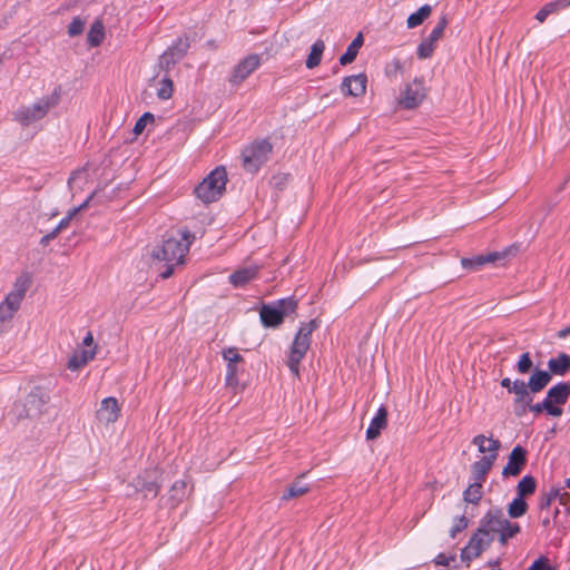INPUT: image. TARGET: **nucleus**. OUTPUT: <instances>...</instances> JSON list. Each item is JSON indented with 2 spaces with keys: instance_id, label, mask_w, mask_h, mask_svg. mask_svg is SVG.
Instances as JSON below:
<instances>
[{
  "instance_id": "4d7b16f0",
  "label": "nucleus",
  "mask_w": 570,
  "mask_h": 570,
  "mask_svg": "<svg viewBox=\"0 0 570 570\" xmlns=\"http://www.w3.org/2000/svg\"><path fill=\"white\" fill-rule=\"evenodd\" d=\"M512 384L513 382L509 379V377H505L501 381V386L507 389L509 392L511 391L512 389Z\"/></svg>"
},
{
  "instance_id": "f03ea898",
  "label": "nucleus",
  "mask_w": 570,
  "mask_h": 570,
  "mask_svg": "<svg viewBox=\"0 0 570 570\" xmlns=\"http://www.w3.org/2000/svg\"><path fill=\"white\" fill-rule=\"evenodd\" d=\"M317 326L316 320L304 323L293 340L286 364L292 374L296 377L299 376V363L311 347V336Z\"/></svg>"
},
{
  "instance_id": "de8ad7c7",
  "label": "nucleus",
  "mask_w": 570,
  "mask_h": 570,
  "mask_svg": "<svg viewBox=\"0 0 570 570\" xmlns=\"http://www.w3.org/2000/svg\"><path fill=\"white\" fill-rule=\"evenodd\" d=\"M78 214V209H70L67 214V216L59 222L57 225V229L61 232L62 229L67 228L70 224V220Z\"/></svg>"
},
{
  "instance_id": "a18cd8bd",
  "label": "nucleus",
  "mask_w": 570,
  "mask_h": 570,
  "mask_svg": "<svg viewBox=\"0 0 570 570\" xmlns=\"http://www.w3.org/2000/svg\"><path fill=\"white\" fill-rule=\"evenodd\" d=\"M570 6V0H554L543 6L548 13H557Z\"/></svg>"
},
{
  "instance_id": "6e6552de",
  "label": "nucleus",
  "mask_w": 570,
  "mask_h": 570,
  "mask_svg": "<svg viewBox=\"0 0 570 570\" xmlns=\"http://www.w3.org/2000/svg\"><path fill=\"white\" fill-rule=\"evenodd\" d=\"M49 401V393L40 387H36L26 396L22 404H16V415L18 419L39 416L43 413Z\"/></svg>"
},
{
  "instance_id": "f8f14e48",
  "label": "nucleus",
  "mask_w": 570,
  "mask_h": 570,
  "mask_svg": "<svg viewBox=\"0 0 570 570\" xmlns=\"http://www.w3.org/2000/svg\"><path fill=\"white\" fill-rule=\"evenodd\" d=\"M428 88L422 79L415 78L405 85L397 104L404 109H414L419 107L426 98Z\"/></svg>"
},
{
  "instance_id": "c85d7f7f",
  "label": "nucleus",
  "mask_w": 570,
  "mask_h": 570,
  "mask_svg": "<svg viewBox=\"0 0 570 570\" xmlns=\"http://www.w3.org/2000/svg\"><path fill=\"white\" fill-rule=\"evenodd\" d=\"M509 393L514 394V402L517 404H522L523 406L530 405L532 402V397L530 395V390L528 384L521 380L513 381L512 389Z\"/></svg>"
},
{
  "instance_id": "a19ab883",
  "label": "nucleus",
  "mask_w": 570,
  "mask_h": 570,
  "mask_svg": "<svg viewBox=\"0 0 570 570\" xmlns=\"http://www.w3.org/2000/svg\"><path fill=\"white\" fill-rule=\"evenodd\" d=\"M560 490L557 488H551L549 491L544 492L540 497L539 508L548 509L550 504L559 497Z\"/></svg>"
},
{
  "instance_id": "7c9ffc66",
  "label": "nucleus",
  "mask_w": 570,
  "mask_h": 570,
  "mask_svg": "<svg viewBox=\"0 0 570 570\" xmlns=\"http://www.w3.org/2000/svg\"><path fill=\"white\" fill-rule=\"evenodd\" d=\"M548 367L552 374L563 375L570 370V355L560 353L556 358H550Z\"/></svg>"
},
{
  "instance_id": "cd10ccee",
  "label": "nucleus",
  "mask_w": 570,
  "mask_h": 570,
  "mask_svg": "<svg viewBox=\"0 0 570 570\" xmlns=\"http://www.w3.org/2000/svg\"><path fill=\"white\" fill-rule=\"evenodd\" d=\"M551 381V374L543 370H534L528 381V387L531 393L542 391Z\"/></svg>"
},
{
  "instance_id": "8fccbe9b",
  "label": "nucleus",
  "mask_w": 570,
  "mask_h": 570,
  "mask_svg": "<svg viewBox=\"0 0 570 570\" xmlns=\"http://www.w3.org/2000/svg\"><path fill=\"white\" fill-rule=\"evenodd\" d=\"M546 557L538 558L527 570H544Z\"/></svg>"
},
{
  "instance_id": "7ed1b4c3",
  "label": "nucleus",
  "mask_w": 570,
  "mask_h": 570,
  "mask_svg": "<svg viewBox=\"0 0 570 570\" xmlns=\"http://www.w3.org/2000/svg\"><path fill=\"white\" fill-rule=\"evenodd\" d=\"M480 527L488 535L499 537L501 544L520 532V525L509 521L500 509H492L487 512L480 522Z\"/></svg>"
},
{
  "instance_id": "f257e3e1",
  "label": "nucleus",
  "mask_w": 570,
  "mask_h": 570,
  "mask_svg": "<svg viewBox=\"0 0 570 570\" xmlns=\"http://www.w3.org/2000/svg\"><path fill=\"white\" fill-rule=\"evenodd\" d=\"M195 236L188 230H183L177 235H170L164 239L160 246L153 249V257L158 262H164L165 271L160 273L163 278H168L174 273V267L183 263L184 256L189 249Z\"/></svg>"
},
{
  "instance_id": "dca6fc26",
  "label": "nucleus",
  "mask_w": 570,
  "mask_h": 570,
  "mask_svg": "<svg viewBox=\"0 0 570 570\" xmlns=\"http://www.w3.org/2000/svg\"><path fill=\"white\" fill-rule=\"evenodd\" d=\"M193 490L194 483L190 480H178L173 483L163 500L168 508L175 509L191 494Z\"/></svg>"
},
{
  "instance_id": "ea45409f",
  "label": "nucleus",
  "mask_w": 570,
  "mask_h": 570,
  "mask_svg": "<svg viewBox=\"0 0 570 570\" xmlns=\"http://www.w3.org/2000/svg\"><path fill=\"white\" fill-rule=\"evenodd\" d=\"M308 491V487L301 481L294 482L292 485L287 488V490L283 494L284 500H289L293 498L301 497Z\"/></svg>"
},
{
  "instance_id": "f3484780",
  "label": "nucleus",
  "mask_w": 570,
  "mask_h": 570,
  "mask_svg": "<svg viewBox=\"0 0 570 570\" xmlns=\"http://www.w3.org/2000/svg\"><path fill=\"white\" fill-rule=\"evenodd\" d=\"M119 415L120 406L118 401L112 396L104 399L99 409L96 411V419L104 425L115 423Z\"/></svg>"
},
{
  "instance_id": "20e7f679",
  "label": "nucleus",
  "mask_w": 570,
  "mask_h": 570,
  "mask_svg": "<svg viewBox=\"0 0 570 570\" xmlns=\"http://www.w3.org/2000/svg\"><path fill=\"white\" fill-rule=\"evenodd\" d=\"M31 281L27 275L19 276L13 283L12 289L6 295L0 303V325L9 323L13 320L26 294L30 287Z\"/></svg>"
},
{
  "instance_id": "4be33fe9",
  "label": "nucleus",
  "mask_w": 570,
  "mask_h": 570,
  "mask_svg": "<svg viewBox=\"0 0 570 570\" xmlns=\"http://www.w3.org/2000/svg\"><path fill=\"white\" fill-rule=\"evenodd\" d=\"M508 254H509V250H503V252H493V253H489L485 255H479V256H475L472 258H462L461 265L464 268L478 269L479 267H481L485 264L494 263L499 259L507 257Z\"/></svg>"
},
{
  "instance_id": "6e6d98bb",
  "label": "nucleus",
  "mask_w": 570,
  "mask_h": 570,
  "mask_svg": "<svg viewBox=\"0 0 570 570\" xmlns=\"http://www.w3.org/2000/svg\"><path fill=\"white\" fill-rule=\"evenodd\" d=\"M550 16V13L547 12V10L542 7L535 14V19L542 23L546 21V19Z\"/></svg>"
},
{
  "instance_id": "0eeeda50",
  "label": "nucleus",
  "mask_w": 570,
  "mask_h": 570,
  "mask_svg": "<svg viewBox=\"0 0 570 570\" xmlns=\"http://www.w3.org/2000/svg\"><path fill=\"white\" fill-rule=\"evenodd\" d=\"M297 303L293 298L279 299L275 305L264 304L259 309L261 322L265 327L279 326L284 317L294 313Z\"/></svg>"
},
{
  "instance_id": "3c124183",
  "label": "nucleus",
  "mask_w": 570,
  "mask_h": 570,
  "mask_svg": "<svg viewBox=\"0 0 570 570\" xmlns=\"http://www.w3.org/2000/svg\"><path fill=\"white\" fill-rule=\"evenodd\" d=\"M59 233L60 232L56 227L52 232H50L49 234L45 235L41 238L40 244L43 245V246H47L50 240L55 239L58 236Z\"/></svg>"
},
{
  "instance_id": "c9c22d12",
  "label": "nucleus",
  "mask_w": 570,
  "mask_h": 570,
  "mask_svg": "<svg viewBox=\"0 0 570 570\" xmlns=\"http://www.w3.org/2000/svg\"><path fill=\"white\" fill-rule=\"evenodd\" d=\"M482 481H475L470 484L465 491L463 492V499L468 503L476 504L483 495V485Z\"/></svg>"
},
{
  "instance_id": "c756f323",
  "label": "nucleus",
  "mask_w": 570,
  "mask_h": 570,
  "mask_svg": "<svg viewBox=\"0 0 570 570\" xmlns=\"http://www.w3.org/2000/svg\"><path fill=\"white\" fill-rule=\"evenodd\" d=\"M91 179V174L88 169L82 168L72 174L69 178V187L72 191V195H76L78 191L83 190L85 187Z\"/></svg>"
},
{
  "instance_id": "a211bd4d",
  "label": "nucleus",
  "mask_w": 570,
  "mask_h": 570,
  "mask_svg": "<svg viewBox=\"0 0 570 570\" xmlns=\"http://www.w3.org/2000/svg\"><path fill=\"white\" fill-rule=\"evenodd\" d=\"M367 77L358 73L345 77L341 83V90L345 96L362 97L366 92Z\"/></svg>"
},
{
  "instance_id": "473e14b6",
  "label": "nucleus",
  "mask_w": 570,
  "mask_h": 570,
  "mask_svg": "<svg viewBox=\"0 0 570 570\" xmlns=\"http://www.w3.org/2000/svg\"><path fill=\"white\" fill-rule=\"evenodd\" d=\"M105 39V27L101 20H96L87 35V40L90 47H98Z\"/></svg>"
},
{
  "instance_id": "e2e57ef3",
  "label": "nucleus",
  "mask_w": 570,
  "mask_h": 570,
  "mask_svg": "<svg viewBox=\"0 0 570 570\" xmlns=\"http://www.w3.org/2000/svg\"><path fill=\"white\" fill-rule=\"evenodd\" d=\"M542 524H543V527H548L550 524V520L549 519H544L542 521Z\"/></svg>"
},
{
  "instance_id": "2eb2a0df",
  "label": "nucleus",
  "mask_w": 570,
  "mask_h": 570,
  "mask_svg": "<svg viewBox=\"0 0 570 570\" xmlns=\"http://www.w3.org/2000/svg\"><path fill=\"white\" fill-rule=\"evenodd\" d=\"M448 24L445 16L441 17L429 37L424 38L417 47V57L420 59L430 58L435 49V43L443 37L444 29Z\"/></svg>"
},
{
  "instance_id": "052dcab7",
  "label": "nucleus",
  "mask_w": 570,
  "mask_h": 570,
  "mask_svg": "<svg viewBox=\"0 0 570 570\" xmlns=\"http://www.w3.org/2000/svg\"><path fill=\"white\" fill-rule=\"evenodd\" d=\"M544 570H556L554 568L549 566L547 558H546V568H544Z\"/></svg>"
},
{
  "instance_id": "aec40b11",
  "label": "nucleus",
  "mask_w": 570,
  "mask_h": 570,
  "mask_svg": "<svg viewBox=\"0 0 570 570\" xmlns=\"http://www.w3.org/2000/svg\"><path fill=\"white\" fill-rule=\"evenodd\" d=\"M188 43L179 40L159 58V67L166 71L170 70L186 55Z\"/></svg>"
},
{
  "instance_id": "5701e85b",
  "label": "nucleus",
  "mask_w": 570,
  "mask_h": 570,
  "mask_svg": "<svg viewBox=\"0 0 570 570\" xmlns=\"http://www.w3.org/2000/svg\"><path fill=\"white\" fill-rule=\"evenodd\" d=\"M570 395V382L559 383L551 387L546 396V401L551 406H559L567 402Z\"/></svg>"
},
{
  "instance_id": "bb28decb",
  "label": "nucleus",
  "mask_w": 570,
  "mask_h": 570,
  "mask_svg": "<svg viewBox=\"0 0 570 570\" xmlns=\"http://www.w3.org/2000/svg\"><path fill=\"white\" fill-rule=\"evenodd\" d=\"M258 273L257 266H248L235 271L230 276L229 281L235 287H242L253 281Z\"/></svg>"
},
{
  "instance_id": "c03bdc74",
  "label": "nucleus",
  "mask_w": 570,
  "mask_h": 570,
  "mask_svg": "<svg viewBox=\"0 0 570 570\" xmlns=\"http://www.w3.org/2000/svg\"><path fill=\"white\" fill-rule=\"evenodd\" d=\"M83 29H85V21L79 17H75L71 20L70 24L68 26V35L70 37L79 36L83 32Z\"/></svg>"
},
{
  "instance_id": "393cba45",
  "label": "nucleus",
  "mask_w": 570,
  "mask_h": 570,
  "mask_svg": "<svg viewBox=\"0 0 570 570\" xmlns=\"http://www.w3.org/2000/svg\"><path fill=\"white\" fill-rule=\"evenodd\" d=\"M472 443L478 448L480 453H483L484 455L493 454V460H497L498 452L501 446L499 440L488 438L483 434H478L473 438Z\"/></svg>"
},
{
  "instance_id": "13d9d810",
  "label": "nucleus",
  "mask_w": 570,
  "mask_h": 570,
  "mask_svg": "<svg viewBox=\"0 0 570 570\" xmlns=\"http://www.w3.org/2000/svg\"><path fill=\"white\" fill-rule=\"evenodd\" d=\"M141 120H144L146 122V125L148 122H153L155 120V116L150 112H145L141 117H140Z\"/></svg>"
},
{
  "instance_id": "09e8293b",
  "label": "nucleus",
  "mask_w": 570,
  "mask_h": 570,
  "mask_svg": "<svg viewBox=\"0 0 570 570\" xmlns=\"http://www.w3.org/2000/svg\"><path fill=\"white\" fill-rule=\"evenodd\" d=\"M453 559H454L453 556H446L444 553H440V554L436 556L434 562L438 566H449L450 561L453 560Z\"/></svg>"
},
{
  "instance_id": "2f4dec72",
  "label": "nucleus",
  "mask_w": 570,
  "mask_h": 570,
  "mask_svg": "<svg viewBox=\"0 0 570 570\" xmlns=\"http://www.w3.org/2000/svg\"><path fill=\"white\" fill-rule=\"evenodd\" d=\"M362 45H363V36H362V33H358L355 37V39L350 43L346 51L340 57V63L342 66L352 63L355 60Z\"/></svg>"
},
{
  "instance_id": "79ce46f5",
  "label": "nucleus",
  "mask_w": 570,
  "mask_h": 570,
  "mask_svg": "<svg viewBox=\"0 0 570 570\" xmlns=\"http://www.w3.org/2000/svg\"><path fill=\"white\" fill-rule=\"evenodd\" d=\"M174 91V85L171 79L164 78L160 82V88L157 90V97L163 100L171 98Z\"/></svg>"
},
{
  "instance_id": "603ef678",
  "label": "nucleus",
  "mask_w": 570,
  "mask_h": 570,
  "mask_svg": "<svg viewBox=\"0 0 570 570\" xmlns=\"http://www.w3.org/2000/svg\"><path fill=\"white\" fill-rule=\"evenodd\" d=\"M97 190L94 189L92 191H90V194L88 195V197L86 198V200L83 203H81V205H79L78 207H73V209H78V213L86 209L90 203V200L95 197Z\"/></svg>"
},
{
  "instance_id": "1a4fd4ad",
  "label": "nucleus",
  "mask_w": 570,
  "mask_h": 570,
  "mask_svg": "<svg viewBox=\"0 0 570 570\" xmlns=\"http://www.w3.org/2000/svg\"><path fill=\"white\" fill-rule=\"evenodd\" d=\"M272 149V144L266 139L255 141L247 146L242 153L243 167L245 170L256 173L258 168L267 161Z\"/></svg>"
},
{
  "instance_id": "9b49d317",
  "label": "nucleus",
  "mask_w": 570,
  "mask_h": 570,
  "mask_svg": "<svg viewBox=\"0 0 570 570\" xmlns=\"http://www.w3.org/2000/svg\"><path fill=\"white\" fill-rule=\"evenodd\" d=\"M158 480V470L149 469L132 478L128 487L132 488L134 492H141L145 498H156L160 489Z\"/></svg>"
},
{
  "instance_id": "39448f33",
  "label": "nucleus",
  "mask_w": 570,
  "mask_h": 570,
  "mask_svg": "<svg viewBox=\"0 0 570 570\" xmlns=\"http://www.w3.org/2000/svg\"><path fill=\"white\" fill-rule=\"evenodd\" d=\"M226 183V169L224 167H217L196 186L195 195L205 204L214 203L223 196Z\"/></svg>"
},
{
  "instance_id": "412c9836",
  "label": "nucleus",
  "mask_w": 570,
  "mask_h": 570,
  "mask_svg": "<svg viewBox=\"0 0 570 570\" xmlns=\"http://www.w3.org/2000/svg\"><path fill=\"white\" fill-rule=\"evenodd\" d=\"M96 354L97 346H94L92 348H77L69 357L67 367L73 372L78 371L94 360Z\"/></svg>"
},
{
  "instance_id": "ddd939ff",
  "label": "nucleus",
  "mask_w": 570,
  "mask_h": 570,
  "mask_svg": "<svg viewBox=\"0 0 570 570\" xmlns=\"http://www.w3.org/2000/svg\"><path fill=\"white\" fill-rule=\"evenodd\" d=\"M261 66V56L252 53L240 59L232 69L228 82L232 87L240 86L258 67Z\"/></svg>"
},
{
  "instance_id": "72a5a7b5",
  "label": "nucleus",
  "mask_w": 570,
  "mask_h": 570,
  "mask_svg": "<svg viewBox=\"0 0 570 570\" xmlns=\"http://www.w3.org/2000/svg\"><path fill=\"white\" fill-rule=\"evenodd\" d=\"M432 7L430 4L422 6L416 12L411 13L406 19V26L410 29L421 26L425 19L430 17Z\"/></svg>"
},
{
  "instance_id": "4468645a",
  "label": "nucleus",
  "mask_w": 570,
  "mask_h": 570,
  "mask_svg": "<svg viewBox=\"0 0 570 570\" xmlns=\"http://www.w3.org/2000/svg\"><path fill=\"white\" fill-rule=\"evenodd\" d=\"M492 541L493 535H488L484 530L479 527L461 551L462 561L466 563L471 562L473 559L478 558Z\"/></svg>"
},
{
  "instance_id": "bf43d9fd",
  "label": "nucleus",
  "mask_w": 570,
  "mask_h": 570,
  "mask_svg": "<svg viewBox=\"0 0 570 570\" xmlns=\"http://www.w3.org/2000/svg\"><path fill=\"white\" fill-rule=\"evenodd\" d=\"M558 335H559V337H566V336L570 335V326L561 330Z\"/></svg>"
},
{
  "instance_id": "f704fd0d",
  "label": "nucleus",
  "mask_w": 570,
  "mask_h": 570,
  "mask_svg": "<svg viewBox=\"0 0 570 570\" xmlns=\"http://www.w3.org/2000/svg\"><path fill=\"white\" fill-rule=\"evenodd\" d=\"M324 49L325 45L323 40H317L316 42L313 43L311 52L306 59V67L308 69H314L321 63Z\"/></svg>"
},
{
  "instance_id": "37998d69",
  "label": "nucleus",
  "mask_w": 570,
  "mask_h": 570,
  "mask_svg": "<svg viewBox=\"0 0 570 570\" xmlns=\"http://www.w3.org/2000/svg\"><path fill=\"white\" fill-rule=\"evenodd\" d=\"M532 366H533V363L530 357V354L528 352L523 353L517 363L518 372L520 374H527L531 371Z\"/></svg>"
},
{
  "instance_id": "423d86ee",
  "label": "nucleus",
  "mask_w": 570,
  "mask_h": 570,
  "mask_svg": "<svg viewBox=\"0 0 570 570\" xmlns=\"http://www.w3.org/2000/svg\"><path fill=\"white\" fill-rule=\"evenodd\" d=\"M59 101V94L53 92L51 96L43 97L30 106H22L13 114L14 120L22 126H29L32 122L42 119L48 111Z\"/></svg>"
},
{
  "instance_id": "680f3d73",
  "label": "nucleus",
  "mask_w": 570,
  "mask_h": 570,
  "mask_svg": "<svg viewBox=\"0 0 570 570\" xmlns=\"http://www.w3.org/2000/svg\"><path fill=\"white\" fill-rule=\"evenodd\" d=\"M394 67H395V70H400V69H401V63H400V61H397V60H396V61L394 62Z\"/></svg>"
},
{
  "instance_id": "b1692460",
  "label": "nucleus",
  "mask_w": 570,
  "mask_h": 570,
  "mask_svg": "<svg viewBox=\"0 0 570 570\" xmlns=\"http://www.w3.org/2000/svg\"><path fill=\"white\" fill-rule=\"evenodd\" d=\"M387 426V410L381 406L376 415L372 419L370 426L366 430V439L375 440L380 436L381 431Z\"/></svg>"
},
{
  "instance_id": "9d476101",
  "label": "nucleus",
  "mask_w": 570,
  "mask_h": 570,
  "mask_svg": "<svg viewBox=\"0 0 570 570\" xmlns=\"http://www.w3.org/2000/svg\"><path fill=\"white\" fill-rule=\"evenodd\" d=\"M222 356L226 362V386L235 391H243L245 385L239 383L238 374L242 372L239 364L244 362V357L238 353L236 347H227L223 350Z\"/></svg>"
},
{
  "instance_id": "e433bc0d",
  "label": "nucleus",
  "mask_w": 570,
  "mask_h": 570,
  "mask_svg": "<svg viewBox=\"0 0 570 570\" xmlns=\"http://www.w3.org/2000/svg\"><path fill=\"white\" fill-rule=\"evenodd\" d=\"M535 487V479L532 475H524L517 485L518 497L524 498L534 493Z\"/></svg>"
},
{
  "instance_id": "5fc2aeb1",
  "label": "nucleus",
  "mask_w": 570,
  "mask_h": 570,
  "mask_svg": "<svg viewBox=\"0 0 570 570\" xmlns=\"http://www.w3.org/2000/svg\"><path fill=\"white\" fill-rule=\"evenodd\" d=\"M82 345L86 347H89V348H92L94 346H96L94 344V336H92L91 332H88L86 334V336L83 337V341H82Z\"/></svg>"
},
{
  "instance_id": "49530a36",
  "label": "nucleus",
  "mask_w": 570,
  "mask_h": 570,
  "mask_svg": "<svg viewBox=\"0 0 570 570\" xmlns=\"http://www.w3.org/2000/svg\"><path fill=\"white\" fill-rule=\"evenodd\" d=\"M468 527V520L465 517H460L456 521H455V524L452 527L451 531H450V534L452 538H455L456 533L458 532H461L462 530H464L465 528Z\"/></svg>"
},
{
  "instance_id": "864d4df0",
  "label": "nucleus",
  "mask_w": 570,
  "mask_h": 570,
  "mask_svg": "<svg viewBox=\"0 0 570 570\" xmlns=\"http://www.w3.org/2000/svg\"><path fill=\"white\" fill-rule=\"evenodd\" d=\"M146 122L139 118L134 126V134L136 136L140 135L146 128Z\"/></svg>"
},
{
  "instance_id": "4c0bfd02",
  "label": "nucleus",
  "mask_w": 570,
  "mask_h": 570,
  "mask_svg": "<svg viewBox=\"0 0 570 570\" xmlns=\"http://www.w3.org/2000/svg\"><path fill=\"white\" fill-rule=\"evenodd\" d=\"M530 411L533 413H541L546 411L549 415L558 417L562 415V409L560 406H551L546 399L541 403H537L534 405H528Z\"/></svg>"
},
{
  "instance_id": "6ab92c4d",
  "label": "nucleus",
  "mask_w": 570,
  "mask_h": 570,
  "mask_svg": "<svg viewBox=\"0 0 570 570\" xmlns=\"http://www.w3.org/2000/svg\"><path fill=\"white\" fill-rule=\"evenodd\" d=\"M527 461V451L518 445L512 449L508 463L504 465L502 470L503 476H517L521 473Z\"/></svg>"
},
{
  "instance_id": "58836bf2",
  "label": "nucleus",
  "mask_w": 570,
  "mask_h": 570,
  "mask_svg": "<svg viewBox=\"0 0 570 570\" xmlns=\"http://www.w3.org/2000/svg\"><path fill=\"white\" fill-rule=\"evenodd\" d=\"M528 504L523 498L517 497L508 507V513L511 518H520L525 514Z\"/></svg>"
},
{
  "instance_id": "a878e982",
  "label": "nucleus",
  "mask_w": 570,
  "mask_h": 570,
  "mask_svg": "<svg viewBox=\"0 0 570 570\" xmlns=\"http://www.w3.org/2000/svg\"><path fill=\"white\" fill-rule=\"evenodd\" d=\"M494 462L495 460H493V454H485L480 460L475 461L471 465L473 480L483 482L492 469Z\"/></svg>"
},
{
  "instance_id": "0e129e2a",
  "label": "nucleus",
  "mask_w": 570,
  "mask_h": 570,
  "mask_svg": "<svg viewBox=\"0 0 570 570\" xmlns=\"http://www.w3.org/2000/svg\"><path fill=\"white\" fill-rule=\"evenodd\" d=\"M566 483H567V487H568V488H570V479H568V480L566 481Z\"/></svg>"
}]
</instances>
